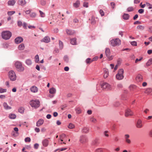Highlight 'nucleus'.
Returning <instances> with one entry per match:
<instances>
[{
	"instance_id": "nucleus-1",
	"label": "nucleus",
	"mask_w": 152,
	"mask_h": 152,
	"mask_svg": "<svg viewBox=\"0 0 152 152\" xmlns=\"http://www.w3.org/2000/svg\"><path fill=\"white\" fill-rule=\"evenodd\" d=\"M15 66L17 70L19 72H23L24 70V67L22 66L21 63L17 61L15 63Z\"/></svg>"
},
{
	"instance_id": "nucleus-2",
	"label": "nucleus",
	"mask_w": 152,
	"mask_h": 152,
	"mask_svg": "<svg viewBox=\"0 0 152 152\" xmlns=\"http://www.w3.org/2000/svg\"><path fill=\"white\" fill-rule=\"evenodd\" d=\"M1 35L3 39L7 40L11 37L12 34L10 31H3Z\"/></svg>"
},
{
	"instance_id": "nucleus-3",
	"label": "nucleus",
	"mask_w": 152,
	"mask_h": 152,
	"mask_svg": "<svg viewBox=\"0 0 152 152\" xmlns=\"http://www.w3.org/2000/svg\"><path fill=\"white\" fill-rule=\"evenodd\" d=\"M121 40L118 38L113 39L110 41V45L113 47L119 46L121 44Z\"/></svg>"
},
{
	"instance_id": "nucleus-4",
	"label": "nucleus",
	"mask_w": 152,
	"mask_h": 152,
	"mask_svg": "<svg viewBox=\"0 0 152 152\" xmlns=\"http://www.w3.org/2000/svg\"><path fill=\"white\" fill-rule=\"evenodd\" d=\"M30 104L32 107L35 108L38 107L40 106V102L37 100L31 101L30 102Z\"/></svg>"
},
{
	"instance_id": "nucleus-5",
	"label": "nucleus",
	"mask_w": 152,
	"mask_h": 152,
	"mask_svg": "<svg viewBox=\"0 0 152 152\" xmlns=\"http://www.w3.org/2000/svg\"><path fill=\"white\" fill-rule=\"evenodd\" d=\"M9 78L12 81H15L16 79V76L15 72L13 70L10 71L8 73Z\"/></svg>"
},
{
	"instance_id": "nucleus-6",
	"label": "nucleus",
	"mask_w": 152,
	"mask_h": 152,
	"mask_svg": "<svg viewBox=\"0 0 152 152\" xmlns=\"http://www.w3.org/2000/svg\"><path fill=\"white\" fill-rule=\"evenodd\" d=\"M124 70L123 69H120L118 71V73L116 75V78L118 80H122L123 79L124 76L123 74Z\"/></svg>"
},
{
	"instance_id": "nucleus-7",
	"label": "nucleus",
	"mask_w": 152,
	"mask_h": 152,
	"mask_svg": "<svg viewBox=\"0 0 152 152\" xmlns=\"http://www.w3.org/2000/svg\"><path fill=\"white\" fill-rule=\"evenodd\" d=\"M79 141L81 143L84 144L88 142V139L86 136L82 135L80 137Z\"/></svg>"
},
{
	"instance_id": "nucleus-8",
	"label": "nucleus",
	"mask_w": 152,
	"mask_h": 152,
	"mask_svg": "<svg viewBox=\"0 0 152 152\" xmlns=\"http://www.w3.org/2000/svg\"><path fill=\"white\" fill-rule=\"evenodd\" d=\"M105 54L109 60H111L113 58V56H110V49L108 48H106L105 51Z\"/></svg>"
},
{
	"instance_id": "nucleus-9",
	"label": "nucleus",
	"mask_w": 152,
	"mask_h": 152,
	"mask_svg": "<svg viewBox=\"0 0 152 152\" xmlns=\"http://www.w3.org/2000/svg\"><path fill=\"white\" fill-rule=\"evenodd\" d=\"M101 86L103 89H110L111 88V86L107 83H103L101 85Z\"/></svg>"
},
{
	"instance_id": "nucleus-10",
	"label": "nucleus",
	"mask_w": 152,
	"mask_h": 152,
	"mask_svg": "<svg viewBox=\"0 0 152 152\" xmlns=\"http://www.w3.org/2000/svg\"><path fill=\"white\" fill-rule=\"evenodd\" d=\"M130 136L128 134H126L124 135V139L125 141L128 144H130L131 143V141L129 139Z\"/></svg>"
},
{
	"instance_id": "nucleus-11",
	"label": "nucleus",
	"mask_w": 152,
	"mask_h": 152,
	"mask_svg": "<svg viewBox=\"0 0 152 152\" xmlns=\"http://www.w3.org/2000/svg\"><path fill=\"white\" fill-rule=\"evenodd\" d=\"M133 114V112L129 109H128L126 110L125 116L126 117L129 115H132Z\"/></svg>"
},
{
	"instance_id": "nucleus-12",
	"label": "nucleus",
	"mask_w": 152,
	"mask_h": 152,
	"mask_svg": "<svg viewBox=\"0 0 152 152\" xmlns=\"http://www.w3.org/2000/svg\"><path fill=\"white\" fill-rule=\"evenodd\" d=\"M50 39L48 37H45L43 38L41 40V42H43L46 43H48L50 42Z\"/></svg>"
},
{
	"instance_id": "nucleus-13",
	"label": "nucleus",
	"mask_w": 152,
	"mask_h": 152,
	"mask_svg": "<svg viewBox=\"0 0 152 152\" xmlns=\"http://www.w3.org/2000/svg\"><path fill=\"white\" fill-rule=\"evenodd\" d=\"M23 39L21 37H18L15 39V42L16 43L18 44L21 43L23 41Z\"/></svg>"
},
{
	"instance_id": "nucleus-14",
	"label": "nucleus",
	"mask_w": 152,
	"mask_h": 152,
	"mask_svg": "<svg viewBox=\"0 0 152 152\" xmlns=\"http://www.w3.org/2000/svg\"><path fill=\"white\" fill-rule=\"evenodd\" d=\"M16 3L15 0H10L8 2L7 4L9 6H14Z\"/></svg>"
},
{
	"instance_id": "nucleus-15",
	"label": "nucleus",
	"mask_w": 152,
	"mask_h": 152,
	"mask_svg": "<svg viewBox=\"0 0 152 152\" xmlns=\"http://www.w3.org/2000/svg\"><path fill=\"white\" fill-rule=\"evenodd\" d=\"M44 121L42 119H40L37 122L36 126H39L42 125L44 123Z\"/></svg>"
},
{
	"instance_id": "nucleus-16",
	"label": "nucleus",
	"mask_w": 152,
	"mask_h": 152,
	"mask_svg": "<svg viewBox=\"0 0 152 152\" xmlns=\"http://www.w3.org/2000/svg\"><path fill=\"white\" fill-rule=\"evenodd\" d=\"M136 126L138 128H141L142 127V121L140 120H138L137 122Z\"/></svg>"
},
{
	"instance_id": "nucleus-17",
	"label": "nucleus",
	"mask_w": 152,
	"mask_h": 152,
	"mask_svg": "<svg viewBox=\"0 0 152 152\" xmlns=\"http://www.w3.org/2000/svg\"><path fill=\"white\" fill-rule=\"evenodd\" d=\"M31 91L33 93L37 92L38 91V88L35 86H33L30 88Z\"/></svg>"
},
{
	"instance_id": "nucleus-18",
	"label": "nucleus",
	"mask_w": 152,
	"mask_h": 152,
	"mask_svg": "<svg viewBox=\"0 0 152 152\" xmlns=\"http://www.w3.org/2000/svg\"><path fill=\"white\" fill-rule=\"evenodd\" d=\"M4 108L6 110L11 109L12 108L11 107L9 106L7 103L5 102H4L3 104Z\"/></svg>"
},
{
	"instance_id": "nucleus-19",
	"label": "nucleus",
	"mask_w": 152,
	"mask_h": 152,
	"mask_svg": "<svg viewBox=\"0 0 152 152\" xmlns=\"http://www.w3.org/2000/svg\"><path fill=\"white\" fill-rule=\"evenodd\" d=\"M136 79L137 82L142 81V76L141 75L138 74L137 75Z\"/></svg>"
},
{
	"instance_id": "nucleus-20",
	"label": "nucleus",
	"mask_w": 152,
	"mask_h": 152,
	"mask_svg": "<svg viewBox=\"0 0 152 152\" xmlns=\"http://www.w3.org/2000/svg\"><path fill=\"white\" fill-rule=\"evenodd\" d=\"M48 142L49 141L47 139H45L43 140L42 142L43 145L45 147H47L48 146Z\"/></svg>"
},
{
	"instance_id": "nucleus-21",
	"label": "nucleus",
	"mask_w": 152,
	"mask_h": 152,
	"mask_svg": "<svg viewBox=\"0 0 152 152\" xmlns=\"http://www.w3.org/2000/svg\"><path fill=\"white\" fill-rule=\"evenodd\" d=\"M80 4V1L79 0H77L75 3H73V6L75 8H77L79 7Z\"/></svg>"
},
{
	"instance_id": "nucleus-22",
	"label": "nucleus",
	"mask_w": 152,
	"mask_h": 152,
	"mask_svg": "<svg viewBox=\"0 0 152 152\" xmlns=\"http://www.w3.org/2000/svg\"><path fill=\"white\" fill-rule=\"evenodd\" d=\"M104 78H106L108 76V72L107 69H104Z\"/></svg>"
},
{
	"instance_id": "nucleus-23",
	"label": "nucleus",
	"mask_w": 152,
	"mask_h": 152,
	"mask_svg": "<svg viewBox=\"0 0 152 152\" xmlns=\"http://www.w3.org/2000/svg\"><path fill=\"white\" fill-rule=\"evenodd\" d=\"M19 4L21 6H24L26 4L25 0H20L18 1Z\"/></svg>"
},
{
	"instance_id": "nucleus-24",
	"label": "nucleus",
	"mask_w": 152,
	"mask_h": 152,
	"mask_svg": "<svg viewBox=\"0 0 152 152\" xmlns=\"http://www.w3.org/2000/svg\"><path fill=\"white\" fill-rule=\"evenodd\" d=\"M66 32L68 35H71L74 34L75 32L74 31L71 30L70 29H66Z\"/></svg>"
},
{
	"instance_id": "nucleus-25",
	"label": "nucleus",
	"mask_w": 152,
	"mask_h": 152,
	"mask_svg": "<svg viewBox=\"0 0 152 152\" xmlns=\"http://www.w3.org/2000/svg\"><path fill=\"white\" fill-rule=\"evenodd\" d=\"M89 131V129L87 127H84L83 128L82 132L83 133H87Z\"/></svg>"
},
{
	"instance_id": "nucleus-26",
	"label": "nucleus",
	"mask_w": 152,
	"mask_h": 152,
	"mask_svg": "<svg viewBox=\"0 0 152 152\" xmlns=\"http://www.w3.org/2000/svg\"><path fill=\"white\" fill-rule=\"evenodd\" d=\"M56 89L54 88H52L49 90V93L51 94H54L56 93Z\"/></svg>"
},
{
	"instance_id": "nucleus-27",
	"label": "nucleus",
	"mask_w": 152,
	"mask_h": 152,
	"mask_svg": "<svg viewBox=\"0 0 152 152\" xmlns=\"http://www.w3.org/2000/svg\"><path fill=\"white\" fill-rule=\"evenodd\" d=\"M25 47L23 44H20L18 46V48L19 50H23L25 48Z\"/></svg>"
},
{
	"instance_id": "nucleus-28",
	"label": "nucleus",
	"mask_w": 152,
	"mask_h": 152,
	"mask_svg": "<svg viewBox=\"0 0 152 152\" xmlns=\"http://www.w3.org/2000/svg\"><path fill=\"white\" fill-rule=\"evenodd\" d=\"M26 63L28 66L31 65L32 64V61L30 59H28L26 60L25 61Z\"/></svg>"
},
{
	"instance_id": "nucleus-29",
	"label": "nucleus",
	"mask_w": 152,
	"mask_h": 152,
	"mask_svg": "<svg viewBox=\"0 0 152 152\" xmlns=\"http://www.w3.org/2000/svg\"><path fill=\"white\" fill-rule=\"evenodd\" d=\"M123 17L124 19L127 20L129 18V15L128 14L124 13L123 15Z\"/></svg>"
},
{
	"instance_id": "nucleus-30",
	"label": "nucleus",
	"mask_w": 152,
	"mask_h": 152,
	"mask_svg": "<svg viewBox=\"0 0 152 152\" xmlns=\"http://www.w3.org/2000/svg\"><path fill=\"white\" fill-rule=\"evenodd\" d=\"M76 39L74 38L71 40V43L72 45H75L76 44Z\"/></svg>"
},
{
	"instance_id": "nucleus-31",
	"label": "nucleus",
	"mask_w": 152,
	"mask_h": 152,
	"mask_svg": "<svg viewBox=\"0 0 152 152\" xmlns=\"http://www.w3.org/2000/svg\"><path fill=\"white\" fill-rule=\"evenodd\" d=\"M152 64V58L150 59L146 64V65L148 66Z\"/></svg>"
},
{
	"instance_id": "nucleus-32",
	"label": "nucleus",
	"mask_w": 152,
	"mask_h": 152,
	"mask_svg": "<svg viewBox=\"0 0 152 152\" xmlns=\"http://www.w3.org/2000/svg\"><path fill=\"white\" fill-rule=\"evenodd\" d=\"M16 115L14 114H10L9 115V118L12 119H15L16 118Z\"/></svg>"
},
{
	"instance_id": "nucleus-33",
	"label": "nucleus",
	"mask_w": 152,
	"mask_h": 152,
	"mask_svg": "<svg viewBox=\"0 0 152 152\" xmlns=\"http://www.w3.org/2000/svg\"><path fill=\"white\" fill-rule=\"evenodd\" d=\"M152 91V90L151 88H148L146 89L144 91L145 93L148 94Z\"/></svg>"
},
{
	"instance_id": "nucleus-34",
	"label": "nucleus",
	"mask_w": 152,
	"mask_h": 152,
	"mask_svg": "<svg viewBox=\"0 0 152 152\" xmlns=\"http://www.w3.org/2000/svg\"><path fill=\"white\" fill-rule=\"evenodd\" d=\"M24 108L23 107H21L19 108L18 110V111L20 113H24Z\"/></svg>"
},
{
	"instance_id": "nucleus-35",
	"label": "nucleus",
	"mask_w": 152,
	"mask_h": 152,
	"mask_svg": "<svg viewBox=\"0 0 152 152\" xmlns=\"http://www.w3.org/2000/svg\"><path fill=\"white\" fill-rule=\"evenodd\" d=\"M92 62V59L89 58H87L86 60V62L87 64H90Z\"/></svg>"
},
{
	"instance_id": "nucleus-36",
	"label": "nucleus",
	"mask_w": 152,
	"mask_h": 152,
	"mask_svg": "<svg viewBox=\"0 0 152 152\" xmlns=\"http://www.w3.org/2000/svg\"><path fill=\"white\" fill-rule=\"evenodd\" d=\"M75 126L72 123H70L68 126V127L70 129H73L75 128Z\"/></svg>"
},
{
	"instance_id": "nucleus-37",
	"label": "nucleus",
	"mask_w": 152,
	"mask_h": 152,
	"mask_svg": "<svg viewBox=\"0 0 152 152\" xmlns=\"http://www.w3.org/2000/svg\"><path fill=\"white\" fill-rule=\"evenodd\" d=\"M59 44L60 48L61 49H62L63 47V45L62 42L60 40H59Z\"/></svg>"
},
{
	"instance_id": "nucleus-38",
	"label": "nucleus",
	"mask_w": 152,
	"mask_h": 152,
	"mask_svg": "<svg viewBox=\"0 0 152 152\" xmlns=\"http://www.w3.org/2000/svg\"><path fill=\"white\" fill-rule=\"evenodd\" d=\"M90 121L91 122L94 123H96V119L93 117H92L90 118Z\"/></svg>"
},
{
	"instance_id": "nucleus-39",
	"label": "nucleus",
	"mask_w": 152,
	"mask_h": 152,
	"mask_svg": "<svg viewBox=\"0 0 152 152\" xmlns=\"http://www.w3.org/2000/svg\"><path fill=\"white\" fill-rule=\"evenodd\" d=\"M66 135L64 134H62L60 136L61 141L62 142L63 141V139L65 137Z\"/></svg>"
},
{
	"instance_id": "nucleus-40",
	"label": "nucleus",
	"mask_w": 152,
	"mask_h": 152,
	"mask_svg": "<svg viewBox=\"0 0 152 152\" xmlns=\"http://www.w3.org/2000/svg\"><path fill=\"white\" fill-rule=\"evenodd\" d=\"M35 62L38 63L39 61V57L38 55H36L35 57Z\"/></svg>"
},
{
	"instance_id": "nucleus-41",
	"label": "nucleus",
	"mask_w": 152,
	"mask_h": 152,
	"mask_svg": "<svg viewBox=\"0 0 152 152\" xmlns=\"http://www.w3.org/2000/svg\"><path fill=\"white\" fill-rule=\"evenodd\" d=\"M91 23L92 24H94L96 22L95 20V18L94 17H92L91 18Z\"/></svg>"
},
{
	"instance_id": "nucleus-42",
	"label": "nucleus",
	"mask_w": 152,
	"mask_h": 152,
	"mask_svg": "<svg viewBox=\"0 0 152 152\" xmlns=\"http://www.w3.org/2000/svg\"><path fill=\"white\" fill-rule=\"evenodd\" d=\"M144 26L141 25H139L137 27V28L140 30H142L144 29Z\"/></svg>"
},
{
	"instance_id": "nucleus-43",
	"label": "nucleus",
	"mask_w": 152,
	"mask_h": 152,
	"mask_svg": "<svg viewBox=\"0 0 152 152\" xmlns=\"http://www.w3.org/2000/svg\"><path fill=\"white\" fill-rule=\"evenodd\" d=\"M30 16L31 17L34 18L36 16V14L35 12H32L30 13Z\"/></svg>"
},
{
	"instance_id": "nucleus-44",
	"label": "nucleus",
	"mask_w": 152,
	"mask_h": 152,
	"mask_svg": "<svg viewBox=\"0 0 152 152\" xmlns=\"http://www.w3.org/2000/svg\"><path fill=\"white\" fill-rule=\"evenodd\" d=\"M6 89H3L1 88H0V93H3L7 91Z\"/></svg>"
},
{
	"instance_id": "nucleus-45",
	"label": "nucleus",
	"mask_w": 152,
	"mask_h": 152,
	"mask_svg": "<svg viewBox=\"0 0 152 152\" xmlns=\"http://www.w3.org/2000/svg\"><path fill=\"white\" fill-rule=\"evenodd\" d=\"M39 12L40 13V16L41 17L43 18L45 17V13H44V12H42V11H41L40 10L39 11Z\"/></svg>"
},
{
	"instance_id": "nucleus-46",
	"label": "nucleus",
	"mask_w": 152,
	"mask_h": 152,
	"mask_svg": "<svg viewBox=\"0 0 152 152\" xmlns=\"http://www.w3.org/2000/svg\"><path fill=\"white\" fill-rule=\"evenodd\" d=\"M130 44L134 46H136L137 45V43L135 41L131 42Z\"/></svg>"
},
{
	"instance_id": "nucleus-47",
	"label": "nucleus",
	"mask_w": 152,
	"mask_h": 152,
	"mask_svg": "<svg viewBox=\"0 0 152 152\" xmlns=\"http://www.w3.org/2000/svg\"><path fill=\"white\" fill-rule=\"evenodd\" d=\"M76 113L78 114H79L81 112V110L79 108H77L76 109Z\"/></svg>"
},
{
	"instance_id": "nucleus-48",
	"label": "nucleus",
	"mask_w": 152,
	"mask_h": 152,
	"mask_svg": "<svg viewBox=\"0 0 152 152\" xmlns=\"http://www.w3.org/2000/svg\"><path fill=\"white\" fill-rule=\"evenodd\" d=\"M93 144L94 145H95L97 144H98L99 143L98 140L97 139H95L93 142Z\"/></svg>"
},
{
	"instance_id": "nucleus-49",
	"label": "nucleus",
	"mask_w": 152,
	"mask_h": 152,
	"mask_svg": "<svg viewBox=\"0 0 152 152\" xmlns=\"http://www.w3.org/2000/svg\"><path fill=\"white\" fill-rule=\"evenodd\" d=\"M64 60L66 62H68L69 61V58L68 57L66 56H65L64 57Z\"/></svg>"
},
{
	"instance_id": "nucleus-50",
	"label": "nucleus",
	"mask_w": 152,
	"mask_h": 152,
	"mask_svg": "<svg viewBox=\"0 0 152 152\" xmlns=\"http://www.w3.org/2000/svg\"><path fill=\"white\" fill-rule=\"evenodd\" d=\"M95 152H104L101 148H99L96 150Z\"/></svg>"
},
{
	"instance_id": "nucleus-51",
	"label": "nucleus",
	"mask_w": 152,
	"mask_h": 152,
	"mask_svg": "<svg viewBox=\"0 0 152 152\" xmlns=\"http://www.w3.org/2000/svg\"><path fill=\"white\" fill-rule=\"evenodd\" d=\"M15 11H10L8 12L7 13L8 15H11L15 13Z\"/></svg>"
},
{
	"instance_id": "nucleus-52",
	"label": "nucleus",
	"mask_w": 152,
	"mask_h": 152,
	"mask_svg": "<svg viewBox=\"0 0 152 152\" xmlns=\"http://www.w3.org/2000/svg\"><path fill=\"white\" fill-rule=\"evenodd\" d=\"M133 10V9L132 7H129L127 9V10L128 12H131Z\"/></svg>"
},
{
	"instance_id": "nucleus-53",
	"label": "nucleus",
	"mask_w": 152,
	"mask_h": 152,
	"mask_svg": "<svg viewBox=\"0 0 152 152\" xmlns=\"http://www.w3.org/2000/svg\"><path fill=\"white\" fill-rule=\"evenodd\" d=\"M41 4L42 5H45L46 4V1L44 0H41Z\"/></svg>"
},
{
	"instance_id": "nucleus-54",
	"label": "nucleus",
	"mask_w": 152,
	"mask_h": 152,
	"mask_svg": "<svg viewBox=\"0 0 152 152\" xmlns=\"http://www.w3.org/2000/svg\"><path fill=\"white\" fill-rule=\"evenodd\" d=\"M25 141L26 142H30L31 141V139L29 137H27L25 139Z\"/></svg>"
},
{
	"instance_id": "nucleus-55",
	"label": "nucleus",
	"mask_w": 152,
	"mask_h": 152,
	"mask_svg": "<svg viewBox=\"0 0 152 152\" xmlns=\"http://www.w3.org/2000/svg\"><path fill=\"white\" fill-rule=\"evenodd\" d=\"M39 145L38 143H36L34 144V148L36 149H37L38 148Z\"/></svg>"
},
{
	"instance_id": "nucleus-56",
	"label": "nucleus",
	"mask_w": 152,
	"mask_h": 152,
	"mask_svg": "<svg viewBox=\"0 0 152 152\" xmlns=\"http://www.w3.org/2000/svg\"><path fill=\"white\" fill-rule=\"evenodd\" d=\"M108 132L107 131H105L104 132V134L107 137H109V134H107Z\"/></svg>"
},
{
	"instance_id": "nucleus-57",
	"label": "nucleus",
	"mask_w": 152,
	"mask_h": 152,
	"mask_svg": "<svg viewBox=\"0 0 152 152\" xmlns=\"http://www.w3.org/2000/svg\"><path fill=\"white\" fill-rule=\"evenodd\" d=\"M100 14L102 16H103L104 15V12L102 10H100L99 11Z\"/></svg>"
},
{
	"instance_id": "nucleus-58",
	"label": "nucleus",
	"mask_w": 152,
	"mask_h": 152,
	"mask_svg": "<svg viewBox=\"0 0 152 152\" xmlns=\"http://www.w3.org/2000/svg\"><path fill=\"white\" fill-rule=\"evenodd\" d=\"M25 12L26 13V14H30V13L31 12V10H27L26 11H25Z\"/></svg>"
},
{
	"instance_id": "nucleus-59",
	"label": "nucleus",
	"mask_w": 152,
	"mask_h": 152,
	"mask_svg": "<svg viewBox=\"0 0 152 152\" xmlns=\"http://www.w3.org/2000/svg\"><path fill=\"white\" fill-rule=\"evenodd\" d=\"M83 6L86 7H88V3L87 2H85L83 3Z\"/></svg>"
},
{
	"instance_id": "nucleus-60",
	"label": "nucleus",
	"mask_w": 152,
	"mask_h": 152,
	"mask_svg": "<svg viewBox=\"0 0 152 152\" xmlns=\"http://www.w3.org/2000/svg\"><path fill=\"white\" fill-rule=\"evenodd\" d=\"M111 6L113 9H114L115 6V4L113 2H112L110 3Z\"/></svg>"
},
{
	"instance_id": "nucleus-61",
	"label": "nucleus",
	"mask_w": 152,
	"mask_h": 152,
	"mask_svg": "<svg viewBox=\"0 0 152 152\" xmlns=\"http://www.w3.org/2000/svg\"><path fill=\"white\" fill-rule=\"evenodd\" d=\"M18 25L19 26H21L22 25V23L21 21H19L18 22Z\"/></svg>"
},
{
	"instance_id": "nucleus-62",
	"label": "nucleus",
	"mask_w": 152,
	"mask_h": 152,
	"mask_svg": "<svg viewBox=\"0 0 152 152\" xmlns=\"http://www.w3.org/2000/svg\"><path fill=\"white\" fill-rule=\"evenodd\" d=\"M138 11L141 14L144 12V10L142 9H140Z\"/></svg>"
},
{
	"instance_id": "nucleus-63",
	"label": "nucleus",
	"mask_w": 152,
	"mask_h": 152,
	"mask_svg": "<svg viewBox=\"0 0 152 152\" xmlns=\"http://www.w3.org/2000/svg\"><path fill=\"white\" fill-rule=\"evenodd\" d=\"M98 58V57L97 56H96L94 58L92 59V61H96Z\"/></svg>"
},
{
	"instance_id": "nucleus-64",
	"label": "nucleus",
	"mask_w": 152,
	"mask_h": 152,
	"mask_svg": "<svg viewBox=\"0 0 152 152\" xmlns=\"http://www.w3.org/2000/svg\"><path fill=\"white\" fill-rule=\"evenodd\" d=\"M148 31L152 33V26L150 27L149 28Z\"/></svg>"
}]
</instances>
